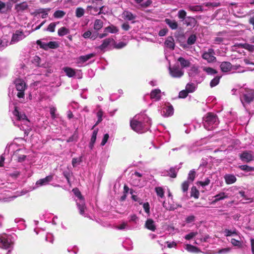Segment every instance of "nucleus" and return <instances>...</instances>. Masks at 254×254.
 <instances>
[{
    "mask_svg": "<svg viewBox=\"0 0 254 254\" xmlns=\"http://www.w3.org/2000/svg\"><path fill=\"white\" fill-rule=\"evenodd\" d=\"M224 179L227 184L230 185L234 183L237 179L236 177L232 174H227L225 176Z\"/></svg>",
    "mask_w": 254,
    "mask_h": 254,
    "instance_id": "b1692460",
    "label": "nucleus"
},
{
    "mask_svg": "<svg viewBox=\"0 0 254 254\" xmlns=\"http://www.w3.org/2000/svg\"><path fill=\"white\" fill-rule=\"evenodd\" d=\"M103 115V112L101 110H100L98 111V112L97 113L98 121H97L96 123L94 125V127L97 126L100 122H101V121H102Z\"/></svg>",
    "mask_w": 254,
    "mask_h": 254,
    "instance_id": "13d9d810",
    "label": "nucleus"
},
{
    "mask_svg": "<svg viewBox=\"0 0 254 254\" xmlns=\"http://www.w3.org/2000/svg\"><path fill=\"white\" fill-rule=\"evenodd\" d=\"M243 47L249 51L253 52L254 51V45H251L249 44H245Z\"/></svg>",
    "mask_w": 254,
    "mask_h": 254,
    "instance_id": "0e129e2a",
    "label": "nucleus"
},
{
    "mask_svg": "<svg viewBox=\"0 0 254 254\" xmlns=\"http://www.w3.org/2000/svg\"><path fill=\"white\" fill-rule=\"evenodd\" d=\"M224 232L225 233V236L226 237L238 235L237 231L236 229L229 230L226 229L224 230Z\"/></svg>",
    "mask_w": 254,
    "mask_h": 254,
    "instance_id": "ea45409f",
    "label": "nucleus"
},
{
    "mask_svg": "<svg viewBox=\"0 0 254 254\" xmlns=\"http://www.w3.org/2000/svg\"><path fill=\"white\" fill-rule=\"evenodd\" d=\"M186 15L187 12L184 10L181 9L178 11V16L180 19L185 20L186 19Z\"/></svg>",
    "mask_w": 254,
    "mask_h": 254,
    "instance_id": "bf43d9fd",
    "label": "nucleus"
},
{
    "mask_svg": "<svg viewBox=\"0 0 254 254\" xmlns=\"http://www.w3.org/2000/svg\"><path fill=\"white\" fill-rule=\"evenodd\" d=\"M188 74L191 81L196 82L197 84L201 83L204 78V76L201 74L198 67L194 65L191 67Z\"/></svg>",
    "mask_w": 254,
    "mask_h": 254,
    "instance_id": "20e7f679",
    "label": "nucleus"
},
{
    "mask_svg": "<svg viewBox=\"0 0 254 254\" xmlns=\"http://www.w3.org/2000/svg\"><path fill=\"white\" fill-rule=\"evenodd\" d=\"M63 70L69 77H72L75 74V70L71 67H64L63 68Z\"/></svg>",
    "mask_w": 254,
    "mask_h": 254,
    "instance_id": "c85d7f7f",
    "label": "nucleus"
},
{
    "mask_svg": "<svg viewBox=\"0 0 254 254\" xmlns=\"http://www.w3.org/2000/svg\"><path fill=\"white\" fill-rule=\"evenodd\" d=\"M114 47L116 49H121L124 48L126 46V43L123 42H119L118 44H116L115 42L113 44Z\"/></svg>",
    "mask_w": 254,
    "mask_h": 254,
    "instance_id": "e2e57ef3",
    "label": "nucleus"
},
{
    "mask_svg": "<svg viewBox=\"0 0 254 254\" xmlns=\"http://www.w3.org/2000/svg\"><path fill=\"white\" fill-rule=\"evenodd\" d=\"M76 16L80 18L84 14V9L81 7H78L75 11Z\"/></svg>",
    "mask_w": 254,
    "mask_h": 254,
    "instance_id": "603ef678",
    "label": "nucleus"
},
{
    "mask_svg": "<svg viewBox=\"0 0 254 254\" xmlns=\"http://www.w3.org/2000/svg\"><path fill=\"white\" fill-rule=\"evenodd\" d=\"M214 197L215 198V199L212 201V203H215L218 201L227 198L228 197V196L226 194L225 192H221L215 195Z\"/></svg>",
    "mask_w": 254,
    "mask_h": 254,
    "instance_id": "a878e982",
    "label": "nucleus"
},
{
    "mask_svg": "<svg viewBox=\"0 0 254 254\" xmlns=\"http://www.w3.org/2000/svg\"><path fill=\"white\" fill-rule=\"evenodd\" d=\"M199 191L195 187H192L191 189V196H193L195 198H198L199 197Z\"/></svg>",
    "mask_w": 254,
    "mask_h": 254,
    "instance_id": "8fccbe9b",
    "label": "nucleus"
},
{
    "mask_svg": "<svg viewBox=\"0 0 254 254\" xmlns=\"http://www.w3.org/2000/svg\"><path fill=\"white\" fill-rule=\"evenodd\" d=\"M163 206L166 209L168 210H174L177 209L178 207H181L177 204H175L173 202L168 201V202L164 201L163 203Z\"/></svg>",
    "mask_w": 254,
    "mask_h": 254,
    "instance_id": "a211bd4d",
    "label": "nucleus"
},
{
    "mask_svg": "<svg viewBox=\"0 0 254 254\" xmlns=\"http://www.w3.org/2000/svg\"><path fill=\"white\" fill-rule=\"evenodd\" d=\"M28 6L26 2H22L20 3L16 4L15 6V9L17 11H23L26 9Z\"/></svg>",
    "mask_w": 254,
    "mask_h": 254,
    "instance_id": "cd10ccee",
    "label": "nucleus"
},
{
    "mask_svg": "<svg viewBox=\"0 0 254 254\" xmlns=\"http://www.w3.org/2000/svg\"><path fill=\"white\" fill-rule=\"evenodd\" d=\"M215 51L213 49H208L207 51L204 52L202 55L203 59L207 61L209 63H213L216 61V58L214 56Z\"/></svg>",
    "mask_w": 254,
    "mask_h": 254,
    "instance_id": "1a4fd4ad",
    "label": "nucleus"
},
{
    "mask_svg": "<svg viewBox=\"0 0 254 254\" xmlns=\"http://www.w3.org/2000/svg\"><path fill=\"white\" fill-rule=\"evenodd\" d=\"M103 26V22L101 19H96L94 22L93 28L98 31L102 29Z\"/></svg>",
    "mask_w": 254,
    "mask_h": 254,
    "instance_id": "bb28decb",
    "label": "nucleus"
},
{
    "mask_svg": "<svg viewBox=\"0 0 254 254\" xmlns=\"http://www.w3.org/2000/svg\"><path fill=\"white\" fill-rule=\"evenodd\" d=\"M186 90L189 93H192L195 90V86L193 83H188L186 86Z\"/></svg>",
    "mask_w": 254,
    "mask_h": 254,
    "instance_id": "c03bdc74",
    "label": "nucleus"
},
{
    "mask_svg": "<svg viewBox=\"0 0 254 254\" xmlns=\"http://www.w3.org/2000/svg\"><path fill=\"white\" fill-rule=\"evenodd\" d=\"M169 69L170 75L174 78H180L184 75V71L178 65L170 67Z\"/></svg>",
    "mask_w": 254,
    "mask_h": 254,
    "instance_id": "9b49d317",
    "label": "nucleus"
},
{
    "mask_svg": "<svg viewBox=\"0 0 254 254\" xmlns=\"http://www.w3.org/2000/svg\"><path fill=\"white\" fill-rule=\"evenodd\" d=\"M220 68L223 72H227L232 70V65L230 62H223L220 64Z\"/></svg>",
    "mask_w": 254,
    "mask_h": 254,
    "instance_id": "f3484780",
    "label": "nucleus"
},
{
    "mask_svg": "<svg viewBox=\"0 0 254 254\" xmlns=\"http://www.w3.org/2000/svg\"><path fill=\"white\" fill-rule=\"evenodd\" d=\"M145 227L147 229L153 232L156 229L155 222L152 219H148L146 221Z\"/></svg>",
    "mask_w": 254,
    "mask_h": 254,
    "instance_id": "412c9836",
    "label": "nucleus"
},
{
    "mask_svg": "<svg viewBox=\"0 0 254 254\" xmlns=\"http://www.w3.org/2000/svg\"><path fill=\"white\" fill-rule=\"evenodd\" d=\"M190 185L189 181H186L182 184V189L183 192H187Z\"/></svg>",
    "mask_w": 254,
    "mask_h": 254,
    "instance_id": "680f3d73",
    "label": "nucleus"
},
{
    "mask_svg": "<svg viewBox=\"0 0 254 254\" xmlns=\"http://www.w3.org/2000/svg\"><path fill=\"white\" fill-rule=\"evenodd\" d=\"M203 124L205 129L211 130L218 126L219 124L218 119L216 115L209 113L203 118Z\"/></svg>",
    "mask_w": 254,
    "mask_h": 254,
    "instance_id": "7ed1b4c3",
    "label": "nucleus"
},
{
    "mask_svg": "<svg viewBox=\"0 0 254 254\" xmlns=\"http://www.w3.org/2000/svg\"><path fill=\"white\" fill-rule=\"evenodd\" d=\"M165 22L172 29L175 30L177 29L178 24L175 20L166 18Z\"/></svg>",
    "mask_w": 254,
    "mask_h": 254,
    "instance_id": "393cba45",
    "label": "nucleus"
},
{
    "mask_svg": "<svg viewBox=\"0 0 254 254\" xmlns=\"http://www.w3.org/2000/svg\"><path fill=\"white\" fill-rule=\"evenodd\" d=\"M195 221V216L194 215H190L186 218V222L187 223H190Z\"/></svg>",
    "mask_w": 254,
    "mask_h": 254,
    "instance_id": "338daca9",
    "label": "nucleus"
},
{
    "mask_svg": "<svg viewBox=\"0 0 254 254\" xmlns=\"http://www.w3.org/2000/svg\"><path fill=\"white\" fill-rule=\"evenodd\" d=\"M198 234V232L197 231L195 232H191L189 234L186 235L185 236V239L187 240H190L194 237H195Z\"/></svg>",
    "mask_w": 254,
    "mask_h": 254,
    "instance_id": "4d7b16f0",
    "label": "nucleus"
},
{
    "mask_svg": "<svg viewBox=\"0 0 254 254\" xmlns=\"http://www.w3.org/2000/svg\"><path fill=\"white\" fill-rule=\"evenodd\" d=\"M118 31L119 30L117 27L114 26L113 25H111L104 28V32H107V34H108V33H118Z\"/></svg>",
    "mask_w": 254,
    "mask_h": 254,
    "instance_id": "473e14b6",
    "label": "nucleus"
},
{
    "mask_svg": "<svg viewBox=\"0 0 254 254\" xmlns=\"http://www.w3.org/2000/svg\"><path fill=\"white\" fill-rule=\"evenodd\" d=\"M240 99L243 106L246 107V104H250L254 100V90L252 89H242Z\"/></svg>",
    "mask_w": 254,
    "mask_h": 254,
    "instance_id": "39448f33",
    "label": "nucleus"
},
{
    "mask_svg": "<svg viewBox=\"0 0 254 254\" xmlns=\"http://www.w3.org/2000/svg\"><path fill=\"white\" fill-rule=\"evenodd\" d=\"M238 168L241 170L246 171V172H251L254 171V167L249 166L247 165H243L239 166Z\"/></svg>",
    "mask_w": 254,
    "mask_h": 254,
    "instance_id": "37998d69",
    "label": "nucleus"
},
{
    "mask_svg": "<svg viewBox=\"0 0 254 254\" xmlns=\"http://www.w3.org/2000/svg\"><path fill=\"white\" fill-rule=\"evenodd\" d=\"M72 191L78 198V199H77L76 201L78 208L79 210V213L81 215H83L84 214L85 210L86 209L84 200L80 192L78 189H73Z\"/></svg>",
    "mask_w": 254,
    "mask_h": 254,
    "instance_id": "423d86ee",
    "label": "nucleus"
},
{
    "mask_svg": "<svg viewBox=\"0 0 254 254\" xmlns=\"http://www.w3.org/2000/svg\"><path fill=\"white\" fill-rule=\"evenodd\" d=\"M95 54L94 53H91L85 56H80L78 58V60L79 62H85L89 60V59H91L92 58L94 57L95 56Z\"/></svg>",
    "mask_w": 254,
    "mask_h": 254,
    "instance_id": "72a5a7b5",
    "label": "nucleus"
},
{
    "mask_svg": "<svg viewBox=\"0 0 254 254\" xmlns=\"http://www.w3.org/2000/svg\"><path fill=\"white\" fill-rule=\"evenodd\" d=\"M186 249L190 252L198 253L200 252L199 249L190 244H187Z\"/></svg>",
    "mask_w": 254,
    "mask_h": 254,
    "instance_id": "e433bc0d",
    "label": "nucleus"
},
{
    "mask_svg": "<svg viewBox=\"0 0 254 254\" xmlns=\"http://www.w3.org/2000/svg\"><path fill=\"white\" fill-rule=\"evenodd\" d=\"M195 177V172L194 170H190L189 173L188 177V180L190 182H192Z\"/></svg>",
    "mask_w": 254,
    "mask_h": 254,
    "instance_id": "864d4df0",
    "label": "nucleus"
},
{
    "mask_svg": "<svg viewBox=\"0 0 254 254\" xmlns=\"http://www.w3.org/2000/svg\"><path fill=\"white\" fill-rule=\"evenodd\" d=\"M14 83L16 90L18 91L17 96L20 99L24 98V91L26 88L25 82L23 80L18 78L15 80Z\"/></svg>",
    "mask_w": 254,
    "mask_h": 254,
    "instance_id": "0eeeda50",
    "label": "nucleus"
},
{
    "mask_svg": "<svg viewBox=\"0 0 254 254\" xmlns=\"http://www.w3.org/2000/svg\"><path fill=\"white\" fill-rule=\"evenodd\" d=\"M69 33V30L68 29L65 28V27H62L60 28L58 31V35L60 36H64Z\"/></svg>",
    "mask_w": 254,
    "mask_h": 254,
    "instance_id": "4c0bfd02",
    "label": "nucleus"
},
{
    "mask_svg": "<svg viewBox=\"0 0 254 254\" xmlns=\"http://www.w3.org/2000/svg\"><path fill=\"white\" fill-rule=\"evenodd\" d=\"M202 70L206 72L209 75H214L217 73V71L210 67L202 66Z\"/></svg>",
    "mask_w": 254,
    "mask_h": 254,
    "instance_id": "f704fd0d",
    "label": "nucleus"
},
{
    "mask_svg": "<svg viewBox=\"0 0 254 254\" xmlns=\"http://www.w3.org/2000/svg\"><path fill=\"white\" fill-rule=\"evenodd\" d=\"M20 151H22V150L18 149L17 150L14 154V156L17 157V159L18 162H22L24 161L26 158V156L24 154H20L19 153Z\"/></svg>",
    "mask_w": 254,
    "mask_h": 254,
    "instance_id": "2f4dec72",
    "label": "nucleus"
},
{
    "mask_svg": "<svg viewBox=\"0 0 254 254\" xmlns=\"http://www.w3.org/2000/svg\"><path fill=\"white\" fill-rule=\"evenodd\" d=\"M36 43L41 48H42L45 50H48L49 49H56L59 47L58 43L55 41H51L48 43H46L39 40L37 41Z\"/></svg>",
    "mask_w": 254,
    "mask_h": 254,
    "instance_id": "6e6552de",
    "label": "nucleus"
},
{
    "mask_svg": "<svg viewBox=\"0 0 254 254\" xmlns=\"http://www.w3.org/2000/svg\"><path fill=\"white\" fill-rule=\"evenodd\" d=\"M25 37V36L23 32L17 30L12 35L10 44H13L17 43L24 39Z\"/></svg>",
    "mask_w": 254,
    "mask_h": 254,
    "instance_id": "4468645a",
    "label": "nucleus"
},
{
    "mask_svg": "<svg viewBox=\"0 0 254 254\" xmlns=\"http://www.w3.org/2000/svg\"><path fill=\"white\" fill-rule=\"evenodd\" d=\"M50 9H44V8H41L38 9L37 13H42L41 17L42 18H45L47 17L48 15V11H50Z\"/></svg>",
    "mask_w": 254,
    "mask_h": 254,
    "instance_id": "49530a36",
    "label": "nucleus"
},
{
    "mask_svg": "<svg viewBox=\"0 0 254 254\" xmlns=\"http://www.w3.org/2000/svg\"><path fill=\"white\" fill-rule=\"evenodd\" d=\"M13 115L15 118V120H13L14 125L19 127L21 130H23L25 134L27 135L30 130V123L25 114L18 111L17 108L15 107V109L13 111Z\"/></svg>",
    "mask_w": 254,
    "mask_h": 254,
    "instance_id": "f03ea898",
    "label": "nucleus"
},
{
    "mask_svg": "<svg viewBox=\"0 0 254 254\" xmlns=\"http://www.w3.org/2000/svg\"><path fill=\"white\" fill-rule=\"evenodd\" d=\"M65 14V12L63 10H59L56 11L54 13L55 18H60L64 17Z\"/></svg>",
    "mask_w": 254,
    "mask_h": 254,
    "instance_id": "09e8293b",
    "label": "nucleus"
},
{
    "mask_svg": "<svg viewBox=\"0 0 254 254\" xmlns=\"http://www.w3.org/2000/svg\"><path fill=\"white\" fill-rule=\"evenodd\" d=\"M12 245L10 236L2 237L0 238V247L7 249L10 248Z\"/></svg>",
    "mask_w": 254,
    "mask_h": 254,
    "instance_id": "ddd939ff",
    "label": "nucleus"
},
{
    "mask_svg": "<svg viewBox=\"0 0 254 254\" xmlns=\"http://www.w3.org/2000/svg\"><path fill=\"white\" fill-rule=\"evenodd\" d=\"M82 157L80 156L78 158H73L72 160V165L73 167H75L77 165L80 164L82 161Z\"/></svg>",
    "mask_w": 254,
    "mask_h": 254,
    "instance_id": "de8ad7c7",
    "label": "nucleus"
},
{
    "mask_svg": "<svg viewBox=\"0 0 254 254\" xmlns=\"http://www.w3.org/2000/svg\"><path fill=\"white\" fill-rule=\"evenodd\" d=\"M97 133V130H94L92 133V135L90 139V142L89 144V147H90L91 149L92 148V147L94 146V143L96 141Z\"/></svg>",
    "mask_w": 254,
    "mask_h": 254,
    "instance_id": "c9c22d12",
    "label": "nucleus"
},
{
    "mask_svg": "<svg viewBox=\"0 0 254 254\" xmlns=\"http://www.w3.org/2000/svg\"><path fill=\"white\" fill-rule=\"evenodd\" d=\"M155 190L158 196L160 198H163L164 196V190L162 187H156Z\"/></svg>",
    "mask_w": 254,
    "mask_h": 254,
    "instance_id": "a19ab883",
    "label": "nucleus"
},
{
    "mask_svg": "<svg viewBox=\"0 0 254 254\" xmlns=\"http://www.w3.org/2000/svg\"><path fill=\"white\" fill-rule=\"evenodd\" d=\"M56 111L57 109L55 107H51L50 108V114L53 119H55L57 118V115L56 114Z\"/></svg>",
    "mask_w": 254,
    "mask_h": 254,
    "instance_id": "052dcab7",
    "label": "nucleus"
},
{
    "mask_svg": "<svg viewBox=\"0 0 254 254\" xmlns=\"http://www.w3.org/2000/svg\"><path fill=\"white\" fill-rule=\"evenodd\" d=\"M165 45L167 48L173 50L175 48L174 38L171 36L168 37L165 42Z\"/></svg>",
    "mask_w": 254,
    "mask_h": 254,
    "instance_id": "5701e85b",
    "label": "nucleus"
},
{
    "mask_svg": "<svg viewBox=\"0 0 254 254\" xmlns=\"http://www.w3.org/2000/svg\"><path fill=\"white\" fill-rule=\"evenodd\" d=\"M122 17L125 20L131 21L134 20L136 18V16L129 11L125 10L122 13Z\"/></svg>",
    "mask_w": 254,
    "mask_h": 254,
    "instance_id": "aec40b11",
    "label": "nucleus"
},
{
    "mask_svg": "<svg viewBox=\"0 0 254 254\" xmlns=\"http://www.w3.org/2000/svg\"><path fill=\"white\" fill-rule=\"evenodd\" d=\"M53 179V175H49L45 177V178L41 179L37 181L36 185L39 186H45L51 182Z\"/></svg>",
    "mask_w": 254,
    "mask_h": 254,
    "instance_id": "dca6fc26",
    "label": "nucleus"
},
{
    "mask_svg": "<svg viewBox=\"0 0 254 254\" xmlns=\"http://www.w3.org/2000/svg\"><path fill=\"white\" fill-rule=\"evenodd\" d=\"M221 76H216L210 82V86L211 87H213L218 85L220 81Z\"/></svg>",
    "mask_w": 254,
    "mask_h": 254,
    "instance_id": "a18cd8bd",
    "label": "nucleus"
},
{
    "mask_svg": "<svg viewBox=\"0 0 254 254\" xmlns=\"http://www.w3.org/2000/svg\"><path fill=\"white\" fill-rule=\"evenodd\" d=\"M151 125V121L146 115L135 116L130 122L131 128L138 133H143L148 130Z\"/></svg>",
    "mask_w": 254,
    "mask_h": 254,
    "instance_id": "f257e3e1",
    "label": "nucleus"
},
{
    "mask_svg": "<svg viewBox=\"0 0 254 254\" xmlns=\"http://www.w3.org/2000/svg\"><path fill=\"white\" fill-rule=\"evenodd\" d=\"M82 36L85 39L90 38L93 40L95 39L96 38V36H92V33L90 31H87L85 32L82 35Z\"/></svg>",
    "mask_w": 254,
    "mask_h": 254,
    "instance_id": "5fc2aeb1",
    "label": "nucleus"
},
{
    "mask_svg": "<svg viewBox=\"0 0 254 254\" xmlns=\"http://www.w3.org/2000/svg\"><path fill=\"white\" fill-rule=\"evenodd\" d=\"M138 218L137 217V216L135 214H133L130 216L129 222H134L135 223H137V221H138Z\"/></svg>",
    "mask_w": 254,
    "mask_h": 254,
    "instance_id": "774afa93",
    "label": "nucleus"
},
{
    "mask_svg": "<svg viewBox=\"0 0 254 254\" xmlns=\"http://www.w3.org/2000/svg\"><path fill=\"white\" fill-rule=\"evenodd\" d=\"M196 20L194 17L188 16L184 21V24L187 26L194 27L196 24Z\"/></svg>",
    "mask_w": 254,
    "mask_h": 254,
    "instance_id": "4be33fe9",
    "label": "nucleus"
},
{
    "mask_svg": "<svg viewBox=\"0 0 254 254\" xmlns=\"http://www.w3.org/2000/svg\"><path fill=\"white\" fill-rule=\"evenodd\" d=\"M116 228L118 230H129L130 229V227L128 225L127 222H123L121 224L117 225Z\"/></svg>",
    "mask_w": 254,
    "mask_h": 254,
    "instance_id": "79ce46f5",
    "label": "nucleus"
},
{
    "mask_svg": "<svg viewBox=\"0 0 254 254\" xmlns=\"http://www.w3.org/2000/svg\"><path fill=\"white\" fill-rule=\"evenodd\" d=\"M179 169L177 167H172L169 169L168 172V175L171 178H175L177 176V174L178 171Z\"/></svg>",
    "mask_w": 254,
    "mask_h": 254,
    "instance_id": "58836bf2",
    "label": "nucleus"
},
{
    "mask_svg": "<svg viewBox=\"0 0 254 254\" xmlns=\"http://www.w3.org/2000/svg\"><path fill=\"white\" fill-rule=\"evenodd\" d=\"M115 43V40L113 38H107L103 41L102 44L97 46L96 49H99L101 51L110 49Z\"/></svg>",
    "mask_w": 254,
    "mask_h": 254,
    "instance_id": "9d476101",
    "label": "nucleus"
},
{
    "mask_svg": "<svg viewBox=\"0 0 254 254\" xmlns=\"http://www.w3.org/2000/svg\"><path fill=\"white\" fill-rule=\"evenodd\" d=\"M188 8L191 11L195 12L202 11L203 10L202 6L200 5H190L188 6Z\"/></svg>",
    "mask_w": 254,
    "mask_h": 254,
    "instance_id": "7c9ffc66",
    "label": "nucleus"
},
{
    "mask_svg": "<svg viewBox=\"0 0 254 254\" xmlns=\"http://www.w3.org/2000/svg\"><path fill=\"white\" fill-rule=\"evenodd\" d=\"M240 159L245 163H249L254 160L252 151H244L239 154Z\"/></svg>",
    "mask_w": 254,
    "mask_h": 254,
    "instance_id": "f8f14e48",
    "label": "nucleus"
},
{
    "mask_svg": "<svg viewBox=\"0 0 254 254\" xmlns=\"http://www.w3.org/2000/svg\"><path fill=\"white\" fill-rule=\"evenodd\" d=\"M56 26V22L51 23L49 25L48 27L47 28L44 29V30L53 32L55 31Z\"/></svg>",
    "mask_w": 254,
    "mask_h": 254,
    "instance_id": "6e6d98bb",
    "label": "nucleus"
},
{
    "mask_svg": "<svg viewBox=\"0 0 254 254\" xmlns=\"http://www.w3.org/2000/svg\"><path fill=\"white\" fill-rule=\"evenodd\" d=\"M196 40V37L195 35H191L188 39L187 43L189 45H193L195 43Z\"/></svg>",
    "mask_w": 254,
    "mask_h": 254,
    "instance_id": "3c124183",
    "label": "nucleus"
},
{
    "mask_svg": "<svg viewBox=\"0 0 254 254\" xmlns=\"http://www.w3.org/2000/svg\"><path fill=\"white\" fill-rule=\"evenodd\" d=\"M174 113V109L172 105L165 106L161 110V114L164 117H169Z\"/></svg>",
    "mask_w": 254,
    "mask_h": 254,
    "instance_id": "2eb2a0df",
    "label": "nucleus"
},
{
    "mask_svg": "<svg viewBox=\"0 0 254 254\" xmlns=\"http://www.w3.org/2000/svg\"><path fill=\"white\" fill-rule=\"evenodd\" d=\"M161 90L159 89L152 90L150 93V98L155 101H159L161 99Z\"/></svg>",
    "mask_w": 254,
    "mask_h": 254,
    "instance_id": "6ab92c4d",
    "label": "nucleus"
},
{
    "mask_svg": "<svg viewBox=\"0 0 254 254\" xmlns=\"http://www.w3.org/2000/svg\"><path fill=\"white\" fill-rule=\"evenodd\" d=\"M178 61L180 62L182 68L188 67L190 65V62L183 57H180Z\"/></svg>",
    "mask_w": 254,
    "mask_h": 254,
    "instance_id": "c756f323",
    "label": "nucleus"
},
{
    "mask_svg": "<svg viewBox=\"0 0 254 254\" xmlns=\"http://www.w3.org/2000/svg\"><path fill=\"white\" fill-rule=\"evenodd\" d=\"M143 208H144L145 212L148 215H149V214H150V206H149V203L148 202L143 203Z\"/></svg>",
    "mask_w": 254,
    "mask_h": 254,
    "instance_id": "69168bd1",
    "label": "nucleus"
}]
</instances>
